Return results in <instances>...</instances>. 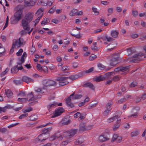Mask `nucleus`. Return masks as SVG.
Segmentation results:
<instances>
[{
  "instance_id": "c756f323",
  "label": "nucleus",
  "mask_w": 146,
  "mask_h": 146,
  "mask_svg": "<svg viewBox=\"0 0 146 146\" xmlns=\"http://www.w3.org/2000/svg\"><path fill=\"white\" fill-rule=\"evenodd\" d=\"M78 10L75 9H73L70 13L69 15L70 16H74L77 14Z\"/></svg>"
},
{
  "instance_id": "2f4dec72",
  "label": "nucleus",
  "mask_w": 146,
  "mask_h": 146,
  "mask_svg": "<svg viewBox=\"0 0 146 146\" xmlns=\"http://www.w3.org/2000/svg\"><path fill=\"white\" fill-rule=\"evenodd\" d=\"M18 71V67H17V66L14 67L11 70V72L12 73H17Z\"/></svg>"
},
{
  "instance_id": "680f3d73",
  "label": "nucleus",
  "mask_w": 146,
  "mask_h": 146,
  "mask_svg": "<svg viewBox=\"0 0 146 146\" xmlns=\"http://www.w3.org/2000/svg\"><path fill=\"white\" fill-rule=\"evenodd\" d=\"M98 66L101 70L103 69L104 68V66L101 63H99L98 64Z\"/></svg>"
},
{
  "instance_id": "49530a36",
  "label": "nucleus",
  "mask_w": 146,
  "mask_h": 146,
  "mask_svg": "<svg viewBox=\"0 0 146 146\" xmlns=\"http://www.w3.org/2000/svg\"><path fill=\"white\" fill-rule=\"evenodd\" d=\"M120 78L119 76H115L113 77L112 80L115 82L119 80Z\"/></svg>"
},
{
  "instance_id": "a18cd8bd",
  "label": "nucleus",
  "mask_w": 146,
  "mask_h": 146,
  "mask_svg": "<svg viewBox=\"0 0 146 146\" xmlns=\"http://www.w3.org/2000/svg\"><path fill=\"white\" fill-rule=\"evenodd\" d=\"M37 119V117L35 115H32L29 118V119L31 121H35Z\"/></svg>"
},
{
  "instance_id": "bb28decb",
  "label": "nucleus",
  "mask_w": 146,
  "mask_h": 146,
  "mask_svg": "<svg viewBox=\"0 0 146 146\" xmlns=\"http://www.w3.org/2000/svg\"><path fill=\"white\" fill-rule=\"evenodd\" d=\"M120 67L121 69V72H124L129 70L130 68V66H120Z\"/></svg>"
},
{
  "instance_id": "4d7b16f0",
  "label": "nucleus",
  "mask_w": 146,
  "mask_h": 146,
  "mask_svg": "<svg viewBox=\"0 0 146 146\" xmlns=\"http://www.w3.org/2000/svg\"><path fill=\"white\" fill-rule=\"evenodd\" d=\"M94 70V67H92L90 69L88 70H86L85 71V72L86 73H89L92 72Z\"/></svg>"
},
{
  "instance_id": "de8ad7c7",
  "label": "nucleus",
  "mask_w": 146,
  "mask_h": 146,
  "mask_svg": "<svg viewBox=\"0 0 146 146\" xmlns=\"http://www.w3.org/2000/svg\"><path fill=\"white\" fill-rule=\"evenodd\" d=\"M96 58V56L94 54H92L89 58V60H93Z\"/></svg>"
},
{
  "instance_id": "5fc2aeb1",
  "label": "nucleus",
  "mask_w": 146,
  "mask_h": 146,
  "mask_svg": "<svg viewBox=\"0 0 146 146\" xmlns=\"http://www.w3.org/2000/svg\"><path fill=\"white\" fill-rule=\"evenodd\" d=\"M126 100V99L125 98H123L120 99L118 101V103L119 104H121L123 102H125Z\"/></svg>"
},
{
  "instance_id": "c03bdc74",
  "label": "nucleus",
  "mask_w": 146,
  "mask_h": 146,
  "mask_svg": "<svg viewBox=\"0 0 146 146\" xmlns=\"http://www.w3.org/2000/svg\"><path fill=\"white\" fill-rule=\"evenodd\" d=\"M28 113H24L21 115L19 117V119H20L24 118L28 116Z\"/></svg>"
},
{
  "instance_id": "a19ab883",
  "label": "nucleus",
  "mask_w": 146,
  "mask_h": 146,
  "mask_svg": "<svg viewBox=\"0 0 146 146\" xmlns=\"http://www.w3.org/2000/svg\"><path fill=\"white\" fill-rule=\"evenodd\" d=\"M33 110V108L31 107H29L27 109H23L22 110L23 111L24 113H26L28 112H29L32 111Z\"/></svg>"
},
{
  "instance_id": "b1692460",
  "label": "nucleus",
  "mask_w": 146,
  "mask_h": 146,
  "mask_svg": "<svg viewBox=\"0 0 146 146\" xmlns=\"http://www.w3.org/2000/svg\"><path fill=\"white\" fill-rule=\"evenodd\" d=\"M78 129H71L70 130L68 131L70 134L71 135L70 136L71 137H72L76 133Z\"/></svg>"
},
{
  "instance_id": "774afa93",
  "label": "nucleus",
  "mask_w": 146,
  "mask_h": 146,
  "mask_svg": "<svg viewBox=\"0 0 146 146\" xmlns=\"http://www.w3.org/2000/svg\"><path fill=\"white\" fill-rule=\"evenodd\" d=\"M81 115V113L80 112H78L75 114L74 115V118H77V117L78 116H80Z\"/></svg>"
},
{
  "instance_id": "864d4df0",
  "label": "nucleus",
  "mask_w": 146,
  "mask_h": 146,
  "mask_svg": "<svg viewBox=\"0 0 146 146\" xmlns=\"http://www.w3.org/2000/svg\"><path fill=\"white\" fill-rule=\"evenodd\" d=\"M23 52V50L22 49H20L19 50V51L17 52L16 53V54L17 56H21L22 53Z\"/></svg>"
},
{
  "instance_id": "79ce46f5",
  "label": "nucleus",
  "mask_w": 146,
  "mask_h": 146,
  "mask_svg": "<svg viewBox=\"0 0 146 146\" xmlns=\"http://www.w3.org/2000/svg\"><path fill=\"white\" fill-rule=\"evenodd\" d=\"M70 34L73 36L76 37L78 39L81 38L82 36H80V34L79 32L78 35H75L72 33H70Z\"/></svg>"
},
{
  "instance_id": "c85d7f7f",
  "label": "nucleus",
  "mask_w": 146,
  "mask_h": 146,
  "mask_svg": "<svg viewBox=\"0 0 146 146\" xmlns=\"http://www.w3.org/2000/svg\"><path fill=\"white\" fill-rule=\"evenodd\" d=\"M18 43V41L15 40L14 42H13L12 46V48L10 50V53H12L14 51V48L15 47L16 44Z\"/></svg>"
},
{
  "instance_id": "9d476101",
  "label": "nucleus",
  "mask_w": 146,
  "mask_h": 146,
  "mask_svg": "<svg viewBox=\"0 0 146 146\" xmlns=\"http://www.w3.org/2000/svg\"><path fill=\"white\" fill-rule=\"evenodd\" d=\"M28 98H30L29 100V101L31 102L36 100V99L41 98L40 95L36 96L34 94L33 92H31L30 94H28L27 95Z\"/></svg>"
},
{
  "instance_id": "7c9ffc66",
  "label": "nucleus",
  "mask_w": 146,
  "mask_h": 146,
  "mask_svg": "<svg viewBox=\"0 0 146 146\" xmlns=\"http://www.w3.org/2000/svg\"><path fill=\"white\" fill-rule=\"evenodd\" d=\"M43 9H42L40 8L39 9L36 13V15L38 16V15H41L42 14V16L43 14Z\"/></svg>"
},
{
  "instance_id": "9b49d317",
  "label": "nucleus",
  "mask_w": 146,
  "mask_h": 146,
  "mask_svg": "<svg viewBox=\"0 0 146 146\" xmlns=\"http://www.w3.org/2000/svg\"><path fill=\"white\" fill-rule=\"evenodd\" d=\"M64 111L63 108L62 107H59L56 110L54 113V115L51 117L54 118L60 115Z\"/></svg>"
},
{
  "instance_id": "3c124183",
  "label": "nucleus",
  "mask_w": 146,
  "mask_h": 146,
  "mask_svg": "<svg viewBox=\"0 0 146 146\" xmlns=\"http://www.w3.org/2000/svg\"><path fill=\"white\" fill-rule=\"evenodd\" d=\"M137 85V83L136 82H133L131 83L130 85V87H134Z\"/></svg>"
},
{
  "instance_id": "dca6fc26",
  "label": "nucleus",
  "mask_w": 146,
  "mask_h": 146,
  "mask_svg": "<svg viewBox=\"0 0 146 146\" xmlns=\"http://www.w3.org/2000/svg\"><path fill=\"white\" fill-rule=\"evenodd\" d=\"M114 74L113 72H109L105 74L103 76L105 80H107L109 78L111 75Z\"/></svg>"
},
{
  "instance_id": "20e7f679",
  "label": "nucleus",
  "mask_w": 146,
  "mask_h": 146,
  "mask_svg": "<svg viewBox=\"0 0 146 146\" xmlns=\"http://www.w3.org/2000/svg\"><path fill=\"white\" fill-rule=\"evenodd\" d=\"M75 94V92L73 93L66 100V102L68 106L69 107L73 108L74 107L73 104L71 102V98L74 96L72 98L74 99H77L80 98L82 97V95L81 94H76L74 95Z\"/></svg>"
},
{
  "instance_id": "603ef678",
  "label": "nucleus",
  "mask_w": 146,
  "mask_h": 146,
  "mask_svg": "<svg viewBox=\"0 0 146 146\" xmlns=\"http://www.w3.org/2000/svg\"><path fill=\"white\" fill-rule=\"evenodd\" d=\"M42 70L44 73H48V68L46 66H44L43 68H42Z\"/></svg>"
},
{
  "instance_id": "412c9836",
  "label": "nucleus",
  "mask_w": 146,
  "mask_h": 146,
  "mask_svg": "<svg viewBox=\"0 0 146 146\" xmlns=\"http://www.w3.org/2000/svg\"><path fill=\"white\" fill-rule=\"evenodd\" d=\"M57 105V102H54L53 104L48 105L47 108L49 111H50L51 110V109L52 108L56 107Z\"/></svg>"
},
{
  "instance_id": "5701e85b",
  "label": "nucleus",
  "mask_w": 146,
  "mask_h": 146,
  "mask_svg": "<svg viewBox=\"0 0 146 146\" xmlns=\"http://www.w3.org/2000/svg\"><path fill=\"white\" fill-rule=\"evenodd\" d=\"M94 80L97 82H98L105 80L102 75L100 76L95 78Z\"/></svg>"
},
{
  "instance_id": "2eb2a0df",
  "label": "nucleus",
  "mask_w": 146,
  "mask_h": 146,
  "mask_svg": "<svg viewBox=\"0 0 146 146\" xmlns=\"http://www.w3.org/2000/svg\"><path fill=\"white\" fill-rule=\"evenodd\" d=\"M22 79L23 81L27 83L30 82H33L34 81L33 80L26 76L23 77Z\"/></svg>"
},
{
  "instance_id": "052dcab7",
  "label": "nucleus",
  "mask_w": 146,
  "mask_h": 146,
  "mask_svg": "<svg viewBox=\"0 0 146 146\" xmlns=\"http://www.w3.org/2000/svg\"><path fill=\"white\" fill-rule=\"evenodd\" d=\"M8 22H9V18H8V16L7 17V18H6V23H5V26H4V27L3 29H4L5 28H6L7 27V26H8Z\"/></svg>"
},
{
  "instance_id": "72a5a7b5",
  "label": "nucleus",
  "mask_w": 146,
  "mask_h": 146,
  "mask_svg": "<svg viewBox=\"0 0 146 146\" xmlns=\"http://www.w3.org/2000/svg\"><path fill=\"white\" fill-rule=\"evenodd\" d=\"M5 49L4 48H0V57H1L5 55Z\"/></svg>"
},
{
  "instance_id": "58836bf2",
  "label": "nucleus",
  "mask_w": 146,
  "mask_h": 146,
  "mask_svg": "<svg viewBox=\"0 0 146 146\" xmlns=\"http://www.w3.org/2000/svg\"><path fill=\"white\" fill-rule=\"evenodd\" d=\"M13 83L16 85H20L22 83V81L21 80H13Z\"/></svg>"
},
{
  "instance_id": "cd10ccee",
  "label": "nucleus",
  "mask_w": 146,
  "mask_h": 146,
  "mask_svg": "<svg viewBox=\"0 0 146 146\" xmlns=\"http://www.w3.org/2000/svg\"><path fill=\"white\" fill-rule=\"evenodd\" d=\"M11 106L9 105L5 106L4 108H1L0 107V113H1L2 112H5L6 111L7 109L10 108Z\"/></svg>"
},
{
  "instance_id": "bf43d9fd",
  "label": "nucleus",
  "mask_w": 146,
  "mask_h": 146,
  "mask_svg": "<svg viewBox=\"0 0 146 146\" xmlns=\"http://www.w3.org/2000/svg\"><path fill=\"white\" fill-rule=\"evenodd\" d=\"M106 38L107 39V40L108 42L112 41H113L114 40V39H113V38H112L111 37H110L108 36H106Z\"/></svg>"
},
{
  "instance_id": "a211bd4d",
  "label": "nucleus",
  "mask_w": 146,
  "mask_h": 146,
  "mask_svg": "<svg viewBox=\"0 0 146 146\" xmlns=\"http://www.w3.org/2000/svg\"><path fill=\"white\" fill-rule=\"evenodd\" d=\"M82 86L84 87H88L92 90H94V87L93 85L90 82L85 83L83 84Z\"/></svg>"
},
{
  "instance_id": "473e14b6",
  "label": "nucleus",
  "mask_w": 146,
  "mask_h": 146,
  "mask_svg": "<svg viewBox=\"0 0 146 146\" xmlns=\"http://www.w3.org/2000/svg\"><path fill=\"white\" fill-rule=\"evenodd\" d=\"M118 117L117 115H115L113 117L108 119V121L109 122H111L117 119Z\"/></svg>"
},
{
  "instance_id": "7ed1b4c3",
  "label": "nucleus",
  "mask_w": 146,
  "mask_h": 146,
  "mask_svg": "<svg viewBox=\"0 0 146 146\" xmlns=\"http://www.w3.org/2000/svg\"><path fill=\"white\" fill-rule=\"evenodd\" d=\"M70 135L68 131L66 132H64L62 133V135L59 134L58 133H57L55 134L50 138L49 139L51 141H52L54 139H56L58 138H59L60 140H62L63 138L62 136L65 138L67 139L70 138H71Z\"/></svg>"
},
{
  "instance_id": "338daca9",
  "label": "nucleus",
  "mask_w": 146,
  "mask_h": 146,
  "mask_svg": "<svg viewBox=\"0 0 146 146\" xmlns=\"http://www.w3.org/2000/svg\"><path fill=\"white\" fill-rule=\"evenodd\" d=\"M122 140V137L120 136H118L117 139H116L115 141H116V142L118 143H120L121 142Z\"/></svg>"
},
{
  "instance_id": "6ab92c4d",
  "label": "nucleus",
  "mask_w": 146,
  "mask_h": 146,
  "mask_svg": "<svg viewBox=\"0 0 146 146\" xmlns=\"http://www.w3.org/2000/svg\"><path fill=\"white\" fill-rule=\"evenodd\" d=\"M5 94L9 98L12 97L13 93L10 90L7 89L5 90Z\"/></svg>"
},
{
  "instance_id": "37998d69",
  "label": "nucleus",
  "mask_w": 146,
  "mask_h": 146,
  "mask_svg": "<svg viewBox=\"0 0 146 146\" xmlns=\"http://www.w3.org/2000/svg\"><path fill=\"white\" fill-rule=\"evenodd\" d=\"M56 9V6L55 5L51 7L48 11V13H53L54 11Z\"/></svg>"
},
{
  "instance_id": "6e6d98bb",
  "label": "nucleus",
  "mask_w": 146,
  "mask_h": 146,
  "mask_svg": "<svg viewBox=\"0 0 146 146\" xmlns=\"http://www.w3.org/2000/svg\"><path fill=\"white\" fill-rule=\"evenodd\" d=\"M61 70L62 71H68L69 69V68L67 66H65L62 67L61 68Z\"/></svg>"
},
{
  "instance_id": "c9c22d12",
  "label": "nucleus",
  "mask_w": 146,
  "mask_h": 146,
  "mask_svg": "<svg viewBox=\"0 0 146 146\" xmlns=\"http://www.w3.org/2000/svg\"><path fill=\"white\" fill-rule=\"evenodd\" d=\"M50 22V20L49 18H47L43 20L41 23V24L43 25H45Z\"/></svg>"
},
{
  "instance_id": "6e6552de",
  "label": "nucleus",
  "mask_w": 146,
  "mask_h": 146,
  "mask_svg": "<svg viewBox=\"0 0 146 146\" xmlns=\"http://www.w3.org/2000/svg\"><path fill=\"white\" fill-rule=\"evenodd\" d=\"M34 16L33 13L29 12L25 15L24 19L22 20L30 23L32 20Z\"/></svg>"
},
{
  "instance_id": "1a4fd4ad",
  "label": "nucleus",
  "mask_w": 146,
  "mask_h": 146,
  "mask_svg": "<svg viewBox=\"0 0 146 146\" xmlns=\"http://www.w3.org/2000/svg\"><path fill=\"white\" fill-rule=\"evenodd\" d=\"M76 75H71L69 77H58L56 80L58 81H64L68 79H70L72 80H74L78 78Z\"/></svg>"
},
{
  "instance_id": "4c0bfd02",
  "label": "nucleus",
  "mask_w": 146,
  "mask_h": 146,
  "mask_svg": "<svg viewBox=\"0 0 146 146\" xmlns=\"http://www.w3.org/2000/svg\"><path fill=\"white\" fill-rule=\"evenodd\" d=\"M18 96H20L21 98L24 97L26 96V94L25 92L21 91L19 92L18 94Z\"/></svg>"
},
{
  "instance_id": "e433bc0d",
  "label": "nucleus",
  "mask_w": 146,
  "mask_h": 146,
  "mask_svg": "<svg viewBox=\"0 0 146 146\" xmlns=\"http://www.w3.org/2000/svg\"><path fill=\"white\" fill-rule=\"evenodd\" d=\"M139 134V132L137 131H135L131 132V136L135 137L137 136Z\"/></svg>"
},
{
  "instance_id": "423d86ee",
  "label": "nucleus",
  "mask_w": 146,
  "mask_h": 146,
  "mask_svg": "<svg viewBox=\"0 0 146 146\" xmlns=\"http://www.w3.org/2000/svg\"><path fill=\"white\" fill-rule=\"evenodd\" d=\"M20 7L21 6L19 5L15 8L17 11L14 14L15 21H16L17 22L19 21L21 19V17L22 11L21 8Z\"/></svg>"
},
{
  "instance_id": "f8f14e48",
  "label": "nucleus",
  "mask_w": 146,
  "mask_h": 146,
  "mask_svg": "<svg viewBox=\"0 0 146 146\" xmlns=\"http://www.w3.org/2000/svg\"><path fill=\"white\" fill-rule=\"evenodd\" d=\"M43 84L46 86H54L56 84V82L51 80H44L43 81Z\"/></svg>"
},
{
  "instance_id": "f704fd0d",
  "label": "nucleus",
  "mask_w": 146,
  "mask_h": 146,
  "mask_svg": "<svg viewBox=\"0 0 146 146\" xmlns=\"http://www.w3.org/2000/svg\"><path fill=\"white\" fill-rule=\"evenodd\" d=\"M28 100V98H18L17 100L18 101L23 103H24L26 101H27Z\"/></svg>"
},
{
  "instance_id": "f3484780",
  "label": "nucleus",
  "mask_w": 146,
  "mask_h": 146,
  "mask_svg": "<svg viewBox=\"0 0 146 146\" xmlns=\"http://www.w3.org/2000/svg\"><path fill=\"white\" fill-rule=\"evenodd\" d=\"M120 119H117L116 124L114 125L113 127V130L115 131L119 128L120 125Z\"/></svg>"
},
{
  "instance_id": "13d9d810",
  "label": "nucleus",
  "mask_w": 146,
  "mask_h": 146,
  "mask_svg": "<svg viewBox=\"0 0 146 146\" xmlns=\"http://www.w3.org/2000/svg\"><path fill=\"white\" fill-rule=\"evenodd\" d=\"M133 15L134 17H136L138 14V12L137 11H132Z\"/></svg>"
},
{
  "instance_id": "8fccbe9b",
  "label": "nucleus",
  "mask_w": 146,
  "mask_h": 146,
  "mask_svg": "<svg viewBox=\"0 0 146 146\" xmlns=\"http://www.w3.org/2000/svg\"><path fill=\"white\" fill-rule=\"evenodd\" d=\"M9 71V69L8 68H6V70L3 72H2L1 74V77H3L5 75V74H6V73L8 71Z\"/></svg>"
},
{
  "instance_id": "09e8293b",
  "label": "nucleus",
  "mask_w": 146,
  "mask_h": 146,
  "mask_svg": "<svg viewBox=\"0 0 146 146\" xmlns=\"http://www.w3.org/2000/svg\"><path fill=\"white\" fill-rule=\"evenodd\" d=\"M23 44V42H21V38H20L19 39H18V42L17 44H16L17 46L18 47H19L21 46Z\"/></svg>"
},
{
  "instance_id": "0e129e2a",
  "label": "nucleus",
  "mask_w": 146,
  "mask_h": 146,
  "mask_svg": "<svg viewBox=\"0 0 146 146\" xmlns=\"http://www.w3.org/2000/svg\"><path fill=\"white\" fill-rule=\"evenodd\" d=\"M111 106V104L110 103H108L106 105V110H110V108Z\"/></svg>"
},
{
  "instance_id": "39448f33",
  "label": "nucleus",
  "mask_w": 146,
  "mask_h": 146,
  "mask_svg": "<svg viewBox=\"0 0 146 146\" xmlns=\"http://www.w3.org/2000/svg\"><path fill=\"white\" fill-rule=\"evenodd\" d=\"M110 65L111 66H114L119 62V54H114L111 56Z\"/></svg>"
},
{
  "instance_id": "f03ea898",
  "label": "nucleus",
  "mask_w": 146,
  "mask_h": 146,
  "mask_svg": "<svg viewBox=\"0 0 146 146\" xmlns=\"http://www.w3.org/2000/svg\"><path fill=\"white\" fill-rule=\"evenodd\" d=\"M52 128H44L41 131V134L36 139L38 141H42L46 139L48 137L49 135H48L49 133L51 130Z\"/></svg>"
},
{
  "instance_id": "0eeeda50",
  "label": "nucleus",
  "mask_w": 146,
  "mask_h": 146,
  "mask_svg": "<svg viewBox=\"0 0 146 146\" xmlns=\"http://www.w3.org/2000/svg\"><path fill=\"white\" fill-rule=\"evenodd\" d=\"M144 54L140 53L135 54L132 57L133 59L130 60L129 61L131 62L136 63L142 60V57L144 55Z\"/></svg>"
},
{
  "instance_id": "f257e3e1",
  "label": "nucleus",
  "mask_w": 146,
  "mask_h": 146,
  "mask_svg": "<svg viewBox=\"0 0 146 146\" xmlns=\"http://www.w3.org/2000/svg\"><path fill=\"white\" fill-rule=\"evenodd\" d=\"M30 23L27 22L24 20H21V26L23 29L22 30L20 33L21 35H25L27 33L30 34L33 29H32L30 31H29L30 29L29 25Z\"/></svg>"
},
{
  "instance_id": "a878e982",
  "label": "nucleus",
  "mask_w": 146,
  "mask_h": 146,
  "mask_svg": "<svg viewBox=\"0 0 146 146\" xmlns=\"http://www.w3.org/2000/svg\"><path fill=\"white\" fill-rule=\"evenodd\" d=\"M84 141V139L82 137H79L77 140L75 142V144L79 145L81 144Z\"/></svg>"
},
{
  "instance_id": "ea45409f",
  "label": "nucleus",
  "mask_w": 146,
  "mask_h": 146,
  "mask_svg": "<svg viewBox=\"0 0 146 146\" xmlns=\"http://www.w3.org/2000/svg\"><path fill=\"white\" fill-rule=\"evenodd\" d=\"M60 82H59V84L60 86H63L68 84L69 83V82L68 81H60Z\"/></svg>"
},
{
  "instance_id": "ddd939ff",
  "label": "nucleus",
  "mask_w": 146,
  "mask_h": 146,
  "mask_svg": "<svg viewBox=\"0 0 146 146\" xmlns=\"http://www.w3.org/2000/svg\"><path fill=\"white\" fill-rule=\"evenodd\" d=\"M92 129L91 126H86L84 123H80L79 125V130L84 131L86 130H89Z\"/></svg>"
},
{
  "instance_id": "e2e57ef3",
  "label": "nucleus",
  "mask_w": 146,
  "mask_h": 146,
  "mask_svg": "<svg viewBox=\"0 0 146 146\" xmlns=\"http://www.w3.org/2000/svg\"><path fill=\"white\" fill-rule=\"evenodd\" d=\"M37 70L40 71L42 70V67L41 66V65L40 64H38L36 66Z\"/></svg>"
},
{
  "instance_id": "4be33fe9",
  "label": "nucleus",
  "mask_w": 146,
  "mask_h": 146,
  "mask_svg": "<svg viewBox=\"0 0 146 146\" xmlns=\"http://www.w3.org/2000/svg\"><path fill=\"white\" fill-rule=\"evenodd\" d=\"M99 139L100 141L101 142H104L108 139V137L102 135L99 136Z\"/></svg>"
},
{
  "instance_id": "aec40b11",
  "label": "nucleus",
  "mask_w": 146,
  "mask_h": 146,
  "mask_svg": "<svg viewBox=\"0 0 146 146\" xmlns=\"http://www.w3.org/2000/svg\"><path fill=\"white\" fill-rule=\"evenodd\" d=\"M62 124L67 125L71 123V121L68 119V118H64L62 120Z\"/></svg>"
},
{
  "instance_id": "4468645a",
  "label": "nucleus",
  "mask_w": 146,
  "mask_h": 146,
  "mask_svg": "<svg viewBox=\"0 0 146 146\" xmlns=\"http://www.w3.org/2000/svg\"><path fill=\"white\" fill-rule=\"evenodd\" d=\"M25 5L27 6H33L36 2V0H24Z\"/></svg>"
},
{
  "instance_id": "393cba45",
  "label": "nucleus",
  "mask_w": 146,
  "mask_h": 146,
  "mask_svg": "<svg viewBox=\"0 0 146 146\" xmlns=\"http://www.w3.org/2000/svg\"><path fill=\"white\" fill-rule=\"evenodd\" d=\"M119 33L118 32L116 31H112L111 32V35L113 38H117Z\"/></svg>"
},
{
  "instance_id": "69168bd1",
  "label": "nucleus",
  "mask_w": 146,
  "mask_h": 146,
  "mask_svg": "<svg viewBox=\"0 0 146 146\" xmlns=\"http://www.w3.org/2000/svg\"><path fill=\"white\" fill-rule=\"evenodd\" d=\"M127 51L128 53V54L129 55L134 52L132 50V48H129L127 49Z\"/></svg>"
}]
</instances>
